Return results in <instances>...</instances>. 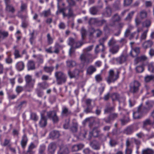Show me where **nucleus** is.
<instances>
[{"instance_id":"nucleus-1","label":"nucleus","mask_w":154,"mask_h":154,"mask_svg":"<svg viewBox=\"0 0 154 154\" xmlns=\"http://www.w3.org/2000/svg\"><path fill=\"white\" fill-rule=\"evenodd\" d=\"M93 47V45H91L84 49L83 53L80 55L79 59L84 66H87L93 61L92 55L89 53L92 50Z\"/></svg>"},{"instance_id":"nucleus-2","label":"nucleus","mask_w":154,"mask_h":154,"mask_svg":"<svg viewBox=\"0 0 154 154\" xmlns=\"http://www.w3.org/2000/svg\"><path fill=\"white\" fill-rule=\"evenodd\" d=\"M120 72L117 71L116 73L115 74L113 70L110 69L108 75L106 79L107 82L110 84L112 82H114L119 78Z\"/></svg>"},{"instance_id":"nucleus-3","label":"nucleus","mask_w":154,"mask_h":154,"mask_svg":"<svg viewBox=\"0 0 154 154\" xmlns=\"http://www.w3.org/2000/svg\"><path fill=\"white\" fill-rule=\"evenodd\" d=\"M141 86V83L139 82L136 80L134 81L130 84V91L134 94H137Z\"/></svg>"},{"instance_id":"nucleus-4","label":"nucleus","mask_w":154,"mask_h":154,"mask_svg":"<svg viewBox=\"0 0 154 154\" xmlns=\"http://www.w3.org/2000/svg\"><path fill=\"white\" fill-rule=\"evenodd\" d=\"M57 83L58 85H61L66 82L67 77L66 75L62 72L57 71L55 73Z\"/></svg>"},{"instance_id":"nucleus-5","label":"nucleus","mask_w":154,"mask_h":154,"mask_svg":"<svg viewBox=\"0 0 154 154\" xmlns=\"http://www.w3.org/2000/svg\"><path fill=\"white\" fill-rule=\"evenodd\" d=\"M146 113L142 108V104H141L138 107L137 111L133 113V117L135 119H139L142 117L143 114Z\"/></svg>"},{"instance_id":"nucleus-6","label":"nucleus","mask_w":154,"mask_h":154,"mask_svg":"<svg viewBox=\"0 0 154 154\" xmlns=\"http://www.w3.org/2000/svg\"><path fill=\"white\" fill-rule=\"evenodd\" d=\"M26 82V86L27 88H32L35 82V80L33 79L32 76L29 75H27L25 77Z\"/></svg>"},{"instance_id":"nucleus-7","label":"nucleus","mask_w":154,"mask_h":154,"mask_svg":"<svg viewBox=\"0 0 154 154\" xmlns=\"http://www.w3.org/2000/svg\"><path fill=\"white\" fill-rule=\"evenodd\" d=\"M127 58V56L121 55L117 58H113L111 60V61L113 64H121L125 62Z\"/></svg>"},{"instance_id":"nucleus-8","label":"nucleus","mask_w":154,"mask_h":154,"mask_svg":"<svg viewBox=\"0 0 154 154\" xmlns=\"http://www.w3.org/2000/svg\"><path fill=\"white\" fill-rule=\"evenodd\" d=\"M47 116L53 121L54 123H57L59 120V118L57 115L56 112L54 110L47 112Z\"/></svg>"},{"instance_id":"nucleus-9","label":"nucleus","mask_w":154,"mask_h":154,"mask_svg":"<svg viewBox=\"0 0 154 154\" xmlns=\"http://www.w3.org/2000/svg\"><path fill=\"white\" fill-rule=\"evenodd\" d=\"M111 97L112 100H117L119 101V104L120 105L119 108V110L122 111V113L123 114H125V112H126V111L123 109L122 108L121 106L122 104L125 105V103L124 101L123 102H121L119 100L120 98L119 95L117 93H114L112 94Z\"/></svg>"},{"instance_id":"nucleus-10","label":"nucleus","mask_w":154,"mask_h":154,"mask_svg":"<svg viewBox=\"0 0 154 154\" xmlns=\"http://www.w3.org/2000/svg\"><path fill=\"white\" fill-rule=\"evenodd\" d=\"M118 116V114L116 113H110L107 118L103 119V120L107 123H112Z\"/></svg>"},{"instance_id":"nucleus-11","label":"nucleus","mask_w":154,"mask_h":154,"mask_svg":"<svg viewBox=\"0 0 154 154\" xmlns=\"http://www.w3.org/2000/svg\"><path fill=\"white\" fill-rule=\"evenodd\" d=\"M106 21L104 20H99L98 19L96 18H91L89 21L88 23L90 25L92 24H96L97 26H102L103 24L105 23Z\"/></svg>"},{"instance_id":"nucleus-12","label":"nucleus","mask_w":154,"mask_h":154,"mask_svg":"<svg viewBox=\"0 0 154 154\" xmlns=\"http://www.w3.org/2000/svg\"><path fill=\"white\" fill-rule=\"evenodd\" d=\"M145 104L146 106V107L145 106H142V108L147 113L148 111L154 106V100H147Z\"/></svg>"},{"instance_id":"nucleus-13","label":"nucleus","mask_w":154,"mask_h":154,"mask_svg":"<svg viewBox=\"0 0 154 154\" xmlns=\"http://www.w3.org/2000/svg\"><path fill=\"white\" fill-rule=\"evenodd\" d=\"M107 39V37L105 36L100 39L99 44L97 45L95 47V52L97 53L98 51L97 50V48H99L100 46H101L102 48L101 51L103 53L105 51V46L104 45V42Z\"/></svg>"},{"instance_id":"nucleus-14","label":"nucleus","mask_w":154,"mask_h":154,"mask_svg":"<svg viewBox=\"0 0 154 154\" xmlns=\"http://www.w3.org/2000/svg\"><path fill=\"white\" fill-rule=\"evenodd\" d=\"M80 72V70L78 69H75L73 71H71L69 69L68 71V75L70 79L78 78Z\"/></svg>"},{"instance_id":"nucleus-15","label":"nucleus","mask_w":154,"mask_h":154,"mask_svg":"<svg viewBox=\"0 0 154 154\" xmlns=\"http://www.w3.org/2000/svg\"><path fill=\"white\" fill-rule=\"evenodd\" d=\"M121 20V18L117 14H115L111 18L110 25L113 26L115 25V22L120 21Z\"/></svg>"},{"instance_id":"nucleus-16","label":"nucleus","mask_w":154,"mask_h":154,"mask_svg":"<svg viewBox=\"0 0 154 154\" xmlns=\"http://www.w3.org/2000/svg\"><path fill=\"white\" fill-rule=\"evenodd\" d=\"M57 148L56 144L55 143H51L48 147V150L49 152L51 154H54Z\"/></svg>"},{"instance_id":"nucleus-17","label":"nucleus","mask_w":154,"mask_h":154,"mask_svg":"<svg viewBox=\"0 0 154 154\" xmlns=\"http://www.w3.org/2000/svg\"><path fill=\"white\" fill-rule=\"evenodd\" d=\"M115 110V107L112 106L109 104H107L104 109V113L106 114L113 112Z\"/></svg>"},{"instance_id":"nucleus-18","label":"nucleus","mask_w":154,"mask_h":154,"mask_svg":"<svg viewBox=\"0 0 154 154\" xmlns=\"http://www.w3.org/2000/svg\"><path fill=\"white\" fill-rule=\"evenodd\" d=\"M28 140V138L26 135L24 134L22 137L20 142V144L23 149H24L26 147Z\"/></svg>"},{"instance_id":"nucleus-19","label":"nucleus","mask_w":154,"mask_h":154,"mask_svg":"<svg viewBox=\"0 0 154 154\" xmlns=\"http://www.w3.org/2000/svg\"><path fill=\"white\" fill-rule=\"evenodd\" d=\"M143 128L146 130H149V129L147 128V127L149 125H151L152 124L150 119H146L143 121Z\"/></svg>"},{"instance_id":"nucleus-20","label":"nucleus","mask_w":154,"mask_h":154,"mask_svg":"<svg viewBox=\"0 0 154 154\" xmlns=\"http://www.w3.org/2000/svg\"><path fill=\"white\" fill-rule=\"evenodd\" d=\"M134 128L132 125L127 127L124 130V133L127 135L131 134L134 132Z\"/></svg>"},{"instance_id":"nucleus-21","label":"nucleus","mask_w":154,"mask_h":154,"mask_svg":"<svg viewBox=\"0 0 154 154\" xmlns=\"http://www.w3.org/2000/svg\"><path fill=\"white\" fill-rule=\"evenodd\" d=\"M69 151L68 149L66 146H63L60 147L57 154H69Z\"/></svg>"},{"instance_id":"nucleus-22","label":"nucleus","mask_w":154,"mask_h":154,"mask_svg":"<svg viewBox=\"0 0 154 154\" xmlns=\"http://www.w3.org/2000/svg\"><path fill=\"white\" fill-rule=\"evenodd\" d=\"M71 112L65 106H63L62 108V111L61 112L62 117L66 116L70 114Z\"/></svg>"},{"instance_id":"nucleus-23","label":"nucleus","mask_w":154,"mask_h":154,"mask_svg":"<svg viewBox=\"0 0 154 154\" xmlns=\"http://www.w3.org/2000/svg\"><path fill=\"white\" fill-rule=\"evenodd\" d=\"M112 14V10L111 8L109 6H107L105 10L102 13V15L106 17H109Z\"/></svg>"},{"instance_id":"nucleus-24","label":"nucleus","mask_w":154,"mask_h":154,"mask_svg":"<svg viewBox=\"0 0 154 154\" xmlns=\"http://www.w3.org/2000/svg\"><path fill=\"white\" fill-rule=\"evenodd\" d=\"M100 131L97 127H95L93 128L92 131L90 132L89 135L91 136H93L94 137H98Z\"/></svg>"},{"instance_id":"nucleus-25","label":"nucleus","mask_w":154,"mask_h":154,"mask_svg":"<svg viewBox=\"0 0 154 154\" xmlns=\"http://www.w3.org/2000/svg\"><path fill=\"white\" fill-rule=\"evenodd\" d=\"M140 52V48L136 47L132 50L130 52L131 55L133 57L137 56Z\"/></svg>"},{"instance_id":"nucleus-26","label":"nucleus","mask_w":154,"mask_h":154,"mask_svg":"<svg viewBox=\"0 0 154 154\" xmlns=\"http://www.w3.org/2000/svg\"><path fill=\"white\" fill-rule=\"evenodd\" d=\"M46 118L44 116L42 115L41 119L39 122L40 126L41 127H45L47 124Z\"/></svg>"},{"instance_id":"nucleus-27","label":"nucleus","mask_w":154,"mask_h":154,"mask_svg":"<svg viewBox=\"0 0 154 154\" xmlns=\"http://www.w3.org/2000/svg\"><path fill=\"white\" fill-rule=\"evenodd\" d=\"M134 27L131 24H129L128 27L124 33V37H128L131 33V31L133 29Z\"/></svg>"},{"instance_id":"nucleus-28","label":"nucleus","mask_w":154,"mask_h":154,"mask_svg":"<svg viewBox=\"0 0 154 154\" xmlns=\"http://www.w3.org/2000/svg\"><path fill=\"white\" fill-rule=\"evenodd\" d=\"M140 19L143 20L146 18L147 17V12L145 10H142L140 11L139 13L138 14Z\"/></svg>"},{"instance_id":"nucleus-29","label":"nucleus","mask_w":154,"mask_h":154,"mask_svg":"<svg viewBox=\"0 0 154 154\" xmlns=\"http://www.w3.org/2000/svg\"><path fill=\"white\" fill-rule=\"evenodd\" d=\"M119 49V47L118 45H116L111 47L109 48V51L112 54H115L117 53Z\"/></svg>"},{"instance_id":"nucleus-30","label":"nucleus","mask_w":154,"mask_h":154,"mask_svg":"<svg viewBox=\"0 0 154 154\" xmlns=\"http://www.w3.org/2000/svg\"><path fill=\"white\" fill-rule=\"evenodd\" d=\"M24 67V64L22 61H19L16 64V68L19 71H21L23 69Z\"/></svg>"},{"instance_id":"nucleus-31","label":"nucleus","mask_w":154,"mask_h":154,"mask_svg":"<svg viewBox=\"0 0 154 154\" xmlns=\"http://www.w3.org/2000/svg\"><path fill=\"white\" fill-rule=\"evenodd\" d=\"M28 70H34L35 69V62L32 60L29 61L27 64Z\"/></svg>"},{"instance_id":"nucleus-32","label":"nucleus","mask_w":154,"mask_h":154,"mask_svg":"<svg viewBox=\"0 0 154 154\" xmlns=\"http://www.w3.org/2000/svg\"><path fill=\"white\" fill-rule=\"evenodd\" d=\"M66 63L67 66L69 68H72L76 65V62L72 60H68Z\"/></svg>"},{"instance_id":"nucleus-33","label":"nucleus","mask_w":154,"mask_h":154,"mask_svg":"<svg viewBox=\"0 0 154 154\" xmlns=\"http://www.w3.org/2000/svg\"><path fill=\"white\" fill-rule=\"evenodd\" d=\"M6 11L8 12L13 14L15 11V9L14 6L11 5H7L6 6Z\"/></svg>"},{"instance_id":"nucleus-34","label":"nucleus","mask_w":154,"mask_h":154,"mask_svg":"<svg viewBox=\"0 0 154 154\" xmlns=\"http://www.w3.org/2000/svg\"><path fill=\"white\" fill-rule=\"evenodd\" d=\"M91 146L94 149H99L100 146L99 143L96 140H93L90 143Z\"/></svg>"},{"instance_id":"nucleus-35","label":"nucleus","mask_w":154,"mask_h":154,"mask_svg":"<svg viewBox=\"0 0 154 154\" xmlns=\"http://www.w3.org/2000/svg\"><path fill=\"white\" fill-rule=\"evenodd\" d=\"M153 44V42L151 40H148L145 42L143 44V46L145 48L151 47Z\"/></svg>"},{"instance_id":"nucleus-36","label":"nucleus","mask_w":154,"mask_h":154,"mask_svg":"<svg viewBox=\"0 0 154 154\" xmlns=\"http://www.w3.org/2000/svg\"><path fill=\"white\" fill-rule=\"evenodd\" d=\"M96 70V69L94 66L92 65L90 66L87 69V74L89 75H91L92 74L93 72H95Z\"/></svg>"},{"instance_id":"nucleus-37","label":"nucleus","mask_w":154,"mask_h":154,"mask_svg":"<svg viewBox=\"0 0 154 154\" xmlns=\"http://www.w3.org/2000/svg\"><path fill=\"white\" fill-rule=\"evenodd\" d=\"M9 35L7 31L4 30H0V39H3L7 37Z\"/></svg>"},{"instance_id":"nucleus-38","label":"nucleus","mask_w":154,"mask_h":154,"mask_svg":"<svg viewBox=\"0 0 154 154\" xmlns=\"http://www.w3.org/2000/svg\"><path fill=\"white\" fill-rule=\"evenodd\" d=\"M50 138H58L60 136L59 131H51L49 134Z\"/></svg>"},{"instance_id":"nucleus-39","label":"nucleus","mask_w":154,"mask_h":154,"mask_svg":"<svg viewBox=\"0 0 154 154\" xmlns=\"http://www.w3.org/2000/svg\"><path fill=\"white\" fill-rule=\"evenodd\" d=\"M89 11L91 14L93 15H96L97 14L99 10L97 7L93 6L89 9Z\"/></svg>"},{"instance_id":"nucleus-40","label":"nucleus","mask_w":154,"mask_h":154,"mask_svg":"<svg viewBox=\"0 0 154 154\" xmlns=\"http://www.w3.org/2000/svg\"><path fill=\"white\" fill-rule=\"evenodd\" d=\"M147 59V57L145 55H142L137 57L135 60L136 64H137L139 61H145Z\"/></svg>"},{"instance_id":"nucleus-41","label":"nucleus","mask_w":154,"mask_h":154,"mask_svg":"<svg viewBox=\"0 0 154 154\" xmlns=\"http://www.w3.org/2000/svg\"><path fill=\"white\" fill-rule=\"evenodd\" d=\"M135 12V11H132L129 13L125 19V20L128 22H130Z\"/></svg>"},{"instance_id":"nucleus-42","label":"nucleus","mask_w":154,"mask_h":154,"mask_svg":"<svg viewBox=\"0 0 154 154\" xmlns=\"http://www.w3.org/2000/svg\"><path fill=\"white\" fill-rule=\"evenodd\" d=\"M132 139L136 145L137 152L141 144V142L140 140L137 139L135 138H132Z\"/></svg>"},{"instance_id":"nucleus-43","label":"nucleus","mask_w":154,"mask_h":154,"mask_svg":"<svg viewBox=\"0 0 154 154\" xmlns=\"http://www.w3.org/2000/svg\"><path fill=\"white\" fill-rule=\"evenodd\" d=\"M145 82L146 83L149 82L151 81H154V75H146L144 77Z\"/></svg>"},{"instance_id":"nucleus-44","label":"nucleus","mask_w":154,"mask_h":154,"mask_svg":"<svg viewBox=\"0 0 154 154\" xmlns=\"http://www.w3.org/2000/svg\"><path fill=\"white\" fill-rule=\"evenodd\" d=\"M54 69V67L52 66H44L43 68V69L45 72L49 73L50 75L51 74V72Z\"/></svg>"},{"instance_id":"nucleus-45","label":"nucleus","mask_w":154,"mask_h":154,"mask_svg":"<svg viewBox=\"0 0 154 154\" xmlns=\"http://www.w3.org/2000/svg\"><path fill=\"white\" fill-rule=\"evenodd\" d=\"M51 14V12L50 9L47 10H45L40 14L41 16H44L45 17H48Z\"/></svg>"},{"instance_id":"nucleus-46","label":"nucleus","mask_w":154,"mask_h":154,"mask_svg":"<svg viewBox=\"0 0 154 154\" xmlns=\"http://www.w3.org/2000/svg\"><path fill=\"white\" fill-rule=\"evenodd\" d=\"M116 43V41L114 37L112 38L109 41L108 45V46L110 47L113 46L115 45Z\"/></svg>"},{"instance_id":"nucleus-47","label":"nucleus","mask_w":154,"mask_h":154,"mask_svg":"<svg viewBox=\"0 0 154 154\" xmlns=\"http://www.w3.org/2000/svg\"><path fill=\"white\" fill-rule=\"evenodd\" d=\"M11 54H9L8 55L7 57L5 58V61L7 64H11L12 63L13 60L12 58L11 57Z\"/></svg>"},{"instance_id":"nucleus-48","label":"nucleus","mask_w":154,"mask_h":154,"mask_svg":"<svg viewBox=\"0 0 154 154\" xmlns=\"http://www.w3.org/2000/svg\"><path fill=\"white\" fill-rule=\"evenodd\" d=\"M46 149V146L44 144L41 145L38 149V154H44Z\"/></svg>"},{"instance_id":"nucleus-49","label":"nucleus","mask_w":154,"mask_h":154,"mask_svg":"<svg viewBox=\"0 0 154 154\" xmlns=\"http://www.w3.org/2000/svg\"><path fill=\"white\" fill-rule=\"evenodd\" d=\"M154 153L153 150L149 148L143 150L142 152V154H153Z\"/></svg>"},{"instance_id":"nucleus-50","label":"nucleus","mask_w":154,"mask_h":154,"mask_svg":"<svg viewBox=\"0 0 154 154\" xmlns=\"http://www.w3.org/2000/svg\"><path fill=\"white\" fill-rule=\"evenodd\" d=\"M61 47H62L58 43H56L54 47L55 50L53 51V52L56 54H58L59 52V49Z\"/></svg>"},{"instance_id":"nucleus-51","label":"nucleus","mask_w":154,"mask_h":154,"mask_svg":"<svg viewBox=\"0 0 154 154\" xmlns=\"http://www.w3.org/2000/svg\"><path fill=\"white\" fill-rule=\"evenodd\" d=\"M69 54L70 57H72L73 56L75 57V50L74 49L73 47H71L70 48L69 51Z\"/></svg>"},{"instance_id":"nucleus-52","label":"nucleus","mask_w":154,"mask_h":154,"mask_svg":"<svg viewBox=\"0 0 154 154\" xmlns=\"http://www.w3.org/2000/svg\"><path fill=\"white\" fill-rule=\"evenodd\" d=\"M47 42L48 44H52L53 42V39L51 37L49 33H48L47 35Z\"/></svg>"},{"instance_id":"nucleus-53","label":"nucleus","mask_w":154,"mask_h":154,"mask_svg":"<svg viewBox=\"0 0 154 154\" xmlns=\"http://www.w3.org/2000/svg\"><path fill=\"white\" fill-rule=\"evenodd\" d=\"M136 35V39H137L138 38V36H139V34L138 33H137L136 32H134L130 34H129V39H131L132 38H133L134 36L135 35Z\"/></svg>"},{"instance_id":"nucleus-54","label":"nucleus","mask_w":154,"mask_h":154,"mask_svg":"<svg viewBox=\"0 0 154 154\" xmlns=\"http://www.w3.org/2000/svg\"><path fill=\"white\" fill-rule=\"evenodd\" d=\"M38 86L39 87V88H42L43 89H45L47 88V85L46 83L44 82L38 83Z\"/></svg>"},{"instance_id":"nucleus-55","label":"nucleus","mask_w":154,"mask_h":154,"mask_svg":"<svg viewBox=\"0 0 154 154\" xmlns=\"http://www.w3.org/2000/svg\"><path fill=\"white\" fill-rule=\"evenodd\" d=\"M148 70L150 72H154V64L153 63H151L148 65Z\"/></svg>"},{"instance_id":"nucleus-56","label":"nucleus","mask_w":154,"mask_h":154,"mask_svg":"<svg viewBox=\"0 0 154 154\" xmlns=\"http://www.w3.org/2000/svg\"><path fill=\"white\" fill-rule=\"evenodd\" d=\"M26 104V102L25 101H22L16 107L18 110H20L22 107L25 106Z\"/></svg>"},{"instance_id":"nucleus-57","label":"nucleus","mask_w":154,"mask_h":154,"mask_svg":"<svg viewBox=\"0 0 154 154\" xmlns=\"http://www.w3.org/2000/svg\"><path fill=\"white\" fill-rule=\"evenodd\" d=\"M36 92L39 97H42L43 95V92L41 89L37 88L36 90Z\"/></svg>"},{"instance_id":"nucleus-58","label":"nucleus","mask_w":154,"mask_h":154,"mask_svg":"<svg viewBox=\"0 0 154 154\" xmlns=\"http://www.w3.org/2000/svg\"><path fill=\"white\" fill-rule=\"evenodd\" d=\"M81 32L82 35V40H83L85 37V36L86 34V30L83 27L81 29Z\"/></svg>"},{"instance_id":"nucleus-59","label":"nucleus","mask_w":154,"mask_h":154,"mask_svg":"<svg viewBox=\"0 0 154 154\" xmlns=\"http://www.w3.org/2000/svg\"><path fill=\"white\" fill-rule=\"evenodd\" d=\"M120 121L121 122L122 125H125L130 121V119L128 117L126 119L124 118L121 119Z\"/></svg>"},{"instance_id":"nucleus-60","label":"nucleus","mask_w":154,"mask_h":154,"mask_svg":"<svg viewBox=\"0 0 154 154\" xmlns=\"http://www.w3.org/2000/svg\"><path fill=\"white\" fill-rule=\"evenodd\" d=\"M148 30V29H147L146 30L144 31L143 33L142 34L140 38L141 40H144L146 38Z\"/></svg>"},{"instance_id":"nucleus-61","label":"nucleus","mask_w":154,"mask_h":154,"mask_svg":"<svg viewBox=\"0 0 154 154\" xmlns=\"http://www.w3.org/2000/svg\"><path fill=\"white\" fill-rule=\"evenodd\" d=\"M136 69L137 72L140 73L142 72L144 70L143 66L141 65L137 66L136 68Z\"/></svg>"},{"instance_id":"nucleus-62","label":"nucleus","mask_w":154,"mask_h":154,"mask_svg":"<svg viewBox=\"0 0 154 154\" xmlns=\"http://www.w3.org/2000/svg\"><path fill=\"white\" fill-rule=\"evenodd\" d=\"M125 38H122L119 41V42L120 45L123 46L127 42V40Z\"/></svg>"},{"instance_id":"nucleus-63","label":"nucleus","mask_w":154,"mask_h":154,"mask_svg":"<svg viewBox=\"0 0 154 154\" xmlns=\"http://www.w3.org/2000/svg\"><path fill=\"white\" fill-rule=\"evenodd\" d=\"M83 40L77 42L75 43L76 45L75 48H78L82 46L84 43Z\"/></svg>"},{"instance_id":"nucleus-64","label":"nucleus","mask_w":154,"mask_h":154,"mask_svg":"<svg viewBox=\"0 0 154 154\" xmlns=\"http://www.w3.org/2000/svg\"><path fill=\"white\" fill-rule=\"evenodd\" d=\"M151 24V21L149 19L146 20L143 23V24L145 25V26L147 28L150 26Z\"/></svg>"}]
</instances>
